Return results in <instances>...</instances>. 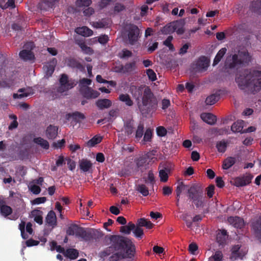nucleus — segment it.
Instances as JSON below:
<instances>
[{
    "mask_svg": "<svg viewBox=\"0 0 261 261\" xmlns=\"http://www.w3.org/2000/svg\"><path fill=\"white\" fill-rule=\"evenodd\" d=\"M109 240L111 245L102 252L103 256H108L115 251L118 252L115 253L114 255L118 258H131L134 256L135 246L128 238L119 235H111Z\"/></svg>",
    "mask_w": 261,
    "mask_h": 261,
    "instance_id": "f257e3e1",
    "label": "nucleus"
},
{
    "mask_svg": "<svg viewBox=\"0 0 261 261\" xmlns=\"http://www.w3.org/2000/svg\"><path fill=\"white\" fill-rule=\"evenodd\" d=\"M236 82L241 89H248L253 93L257 92L261 89V71H254L249 79L240 75L236 78Z\"/></svg>",
    "mask_w": 261,
    "mask_h": 261,
    "instance_id": "f03ea898",
    "label": "nucleus"
},
{
    "mask_svg": "<svg viewBox=\"0 0 261 261\" xmlns=\"http://www.w3.org/2000/svg\"><path fill=\"white\" fill-rule=\"evenodd\" d=\"M158 100L149 87L144 89L142 98V103L138 105V108L142 114H148L156 111Z\"/></svg>",
    "mask_w": 261,
    "mask_h": 261,
    "instance_id": "7ed1b4c3",
    "label": "nucleus"
},
{
    "mask_svg": "<svg viewBox=\"0 0 261 261\" xmlns=\"http://www.w3.org/2000/svg\"><path fill=\"white\" fill-rule=\"evenodd\" d=\"M187 196L197 208L203 207L205 197L204 196L203 190L200 186L192 185L187 189Z\"/></svg>",
    "mask_w": 261,
    "mask_h": 261,
    "instance_id": "20e7f679",
    "label": "nucleus"
},
{
    "mask_svg": "<svg viewBox=\"0 0 261 261\" xmlns=\"http://www.w3.org/2000/svg\"><path fill=\"white\" fill-rule=\"evenodd\" d=\"M251 56L247 50H239L238 54H234L232 56L231 62L228 63L230 69H233L238 66H248L251 61Z\"/></svg>",
    "mask_w": 261,
    "mask_h": 261,
    "instance_id": "39448f33",
    "label": "nucleus"
},
{
    "mask_svg": "<svg viewBox=\"0 0 261 261\" xmlns=\"http://www.w3.org/2000/svg\"><path fill=\"white\" fill-rule=\"evenodd\" d=\"M102 236V233L97 230L92 228L86 230L85 228L81 227L76 237L81 238L85 241H90L99 239Z\"/></svg>",
    "mask_w": 261,
    "mask_h": 261,
    "instance_id": "423d86ee",
    "label": "nucleus"
},
{
    "mask_svg": "<svg viewBox=\"0 0 261 261\" xmlns=\"http://www.w3.org/2000/svg\"><path fill=\"white\" fill-rule=\"evenodd\" d=\"M59 82L60 85L57 91L60 93L67 91L76 85L74 80L72 79H69L68 76L65 73L61 74Z\"/></svg>",
    "mask_w": 261,
    "mask_h": 261,
    "instance_id": "0eeeda50",
    "label": "nucleus"
},
{
    "mask_svg": "<svg viewBox=\"0 0 261 261\" xmlns=\"http://www.w3.org/2000/svg\"><path fill=\"white\" fill-rule=\"evenodd\" d=\"M253 176L249 173H246L241 176L236 177L233 180V185L237 187H244L251 182Z\"/></svg>",
    "mask_w": 261,
    "mask_h": 261,
    "instance_id": "6e6552de",
    "label": "nucleus"
},
{
    "mask_svg": "<svg viewBox=\"0 0 261 261\" xmlns=\"http://www.w3.org/2000/svg\"><path fill=\"white\" fill-rule=\"evenodd\" d=\"M140 33V30L136 25H130L128 30V39L129 43L131 45H134L138 40V36Z\"/></svg>",
    "mask_w": 261,
    "mask_h": 261,
    "instance_id": "1a4fd4ad",
    "label": "nucleus"
},
{
    "mask_svg": "<svg viewBox=\"0 0 261 261\" xmlns=\"http://www.w3.org/2000/svg\"><path fill=\"white\" fill-rule=\"evenodd\" d=\"M80 92L87 99L96 98L100 95L99 92L89 87H81Z\"/></svg>",
    "mask_w": 261,
    "mask_h": 261,
    "instance_id": "9d476101",
    "label": "nucleus"
},
{
    "mask_svg": "<svg viewBox=\"0 0 261 261\" xmlns=\"http://www.w3.org/2000/svg\"><path fill=\"white\" fill-rule=\"evenodd\" d=\"M57 61L56 58H53L49 62L43 66V70L45 72V77L48 78L54 72Z\"/></svg>",
    "mask_w": 261,
    "mask_h": 261,
    "instance_id": "9b49d317",
    "label": "nucleus"
},
{
    "mask_svg": "<svg viewBox=\"0 0 261 261\" xmlns=\"http://www.w3.org/2000/svg\"><path fill=\"white\" fill-rule=\"evenodd\" d=\"M79 167L83 172L92 173L93 164L90 160L83 159L79 161Z\"/></svg>",
    "mask_w": 261,
    "mask_h": 261,
    "instance_id": "f8f14e48",
    "label": "nucleus"
},
{
    "mask_svg": "<svg viewBox=\"0 0 261 261\" xmlns=\"http://www.w3.org/2000/svg\"><path fill=\"white\" fill-rule=\"evenodd\" d=\"M13 210L11 207L7 205L6 202L3 199H0V214L4 217H7L12 214Z\"/></svg>",
    "mask_w": 261,
    "mask_h": 261,
    "instance_id": "ddd939ff",
    "label": "nucleus"
},
{
    "mask_svg": "<svg viewBox=\"0 0 261 261\" xmlns=\"http://www.w3.org/2000/svg\"><path fill=\"white\" fill-rule=\"evenodd\" d=\"M134 122L133 119H127L124 122L122 131L124 132L125 135L130 136L134 133Z\"/></svg>",
    "mask_w": 261,
    "mask_h": 261,
    "instance_id": "4468645a",
    "label": "nucleus"
},
{
    "mask_svg": "<svg viewBox=\"0 0 261 261\" xmlns=\"http://www.w3.org/2000/svg\"><path fill=\"white\" fill-rule=\"evenodd\" d=\"M227 221L230 224L237 228H242L244 226V221L243 219L238 216H230L227 219Z\"/></svg>",
    "mask_w": 261,
    "mask_h": 261,
    "instance_id": "2eb2a0df",
    "label": "nucleus"
},
{
    "mask_svg": "<svg viewBox=\"0 0 261 261\" xmlns=\"http://www.w3.org/2000/svg\"><path fill=\"white\" fill-rule=\"evenodd\" d=\"M59 0H43L39 4V8L41 10L47 11L50 8H53Z\"/></svg>",
    "mask_w": 261,
    "mask_h": 261,
    "instance_id": "dca6fc26",
    "label": "nucleus"
},
{
    "mask_svg": "<svg viewBox=\"0 0 261 261\" xmlns=\"http://www.w3.org/2000/svg\"><path fill=\"white\" fill-rule=\"evenodd\" d=\"M45 222L48 226L54 228L57 226V217L55 213L53 211H49L45 218Z\"/></svg>",
    "mask_w": 261,
    "mask_h": 261,
    "instance_id": "f3484780",
    "label": "nucleus"
},
{
    "mask_svg": "<svg viewBox=\"0 0 261 261\" xmlns=\"http://www.w3.org/2000/svg\"><path fill=\"white\" fill-rule=\"evenodd\" d=\"M201 119L210 125H214L216 121V116L210 113H203L200 115Z\"/></svg>",
    "mask_w": 261,
    "mask_h": 261,
    "instance_id": "a211bd4d",
    "label": "nucleus"
},
{
    "mask_svg": "<svg viewBox=\"0 0 261 261\" xmlns=\"http://www.w3.org/2000/svg\"><path fill=\"white\" fill-rule=\"evenodd\" d=\"M58 127L49 125L46 128L45 134L48 139H54L58 135Z\"/></svg>",
    "mask_w": 261,
    "mask_h": 261,
    "instance_id": "6ab92c4d",
    "label": "nucleus"
},
{
    "mask_svg": "<svg viewBox=\"0 0 261 261\" xmlns=\"http://www.w3.org/2000/svg\"><path fill=\"white\" fill-rule=\"evenodd\" d=\"M95 105L99 110H103L110 108L112 106V102L109 99L103 98L98 99L96 101Z\"/></svg>",
    "mask_w": 261,
    "mask_h": 261,
    "instance_id": "aec40b11",
    "label": "nucleus"
},
{
    "mask_svg": "<svg viewBox=\"0 0 261 261\" xmlns=\"http://www.w3.org/2000/svg\"><path fill=\"white\" fill-rule=\"evenodd\" d=\"M172 22L174 27V32L176 31L178 35H182L184 34L185 32L184 29L185 21L184 20L180 19L179 20L172 21Z\"/></svg>",
    "mask_w": 261,
    "mask_h": 261,
    "instance_id": "412c9836",
    "label": "nucleus"
},
{
    "mask_svg": "<svg viewBox=\"0 0 261 261\" xmlns=\"http://www.w3.org/2000/svg\"><path fill=\"white\" fill-rule=\"evenodd\" d=\"M67 116L69 118H71L72 120L76 123H80L82 120L86 118V117L83 113L78 111L68 113Z\"/></svg>",
    "mask_w": 261,
    "mask_h": 261,
    "instance_id": "4be33fe9",
    "label": "nucleus"
},
{
    "mask_svg": "<svg viewBox=\"0 0 261 261\" xmlns=\"http://www.w3.org/2000/svg\"><path fill=\"white\" fill-rule=\"evenodd\" d=\"M209 60L205 56H202L199 58L197 62V68L199 70H206L209 66Z\"/></svg>",
    "mask_w": 261,
    "mask_h": 261,
    "instance_id": "5701e85b",
    "label": "nucleus"
},
{
    "mask_svg": "<svg viewBox=\"0 0 261 261\" xmlns=\"http://www.w3.org/2000/svg\"><path fill=\"white\" fill-rule=\"evenodd\" d=\"M150 158V153L147 152L144 155L140 156L136 161V165L138 168L145 167L147 165L148 159Z\"/></svg>",
    "mask_w": 261,
    "mask_h": 261,
    "instance_id": "b1692460",
    "label": "nucleus"
},
{
    "mask_svg": "<svg viewBox=\"0 0 261 261\" xmlns=\"http://www.w3.org/2000/svg\"><path fill=\"white\" fill-rule=\"evenodd\" d=\"M20 58L24 61L32 60L35 58L34 55L31 50L23 49L19 53Z\"/></svg>",
    "mask_w": 261,
    "mask_h": 261,
    "instance_id": "393cba45",
    "label": "nucleus"
},
{
    "mask_svg": "<svg viewBox=\"0 0 261 261\" xmlns=\"http://www.w3.org/2000/svg\"><path fill=\"white\" fill-rule=\"evenodd\" d=\"M236 162L234 157L229 156L224 160L222 167L224 170H227L231 167Z\"/></svg>",
    "mask_w": 261,
    "mask_h": 261,
    "instance_id": "a878e982",
    "label": "nucleus"
},
{
    "mask_svg": "<svg viewBox=\"0 0 261 261\" xmlns=\"http://www.w3.org/2000/svg\"><path fill=\"white\" fill-rule=\"evenodd\" d=\"M244 121L243 120H238L234 122L231 126V130L233 133H242L244 127Z\"/></svg>",
    "mask_w": 261,
    "mask_h": 261,
    "instance_id": "bb28decb",
    "label": "nucleus"
},
{
    "mask_svg": "<svg viewBox=\"0 0 261 261\" xmlns=\"http://www.w3.org/2000/svg\"><path fill=\"white\" fill-rule=\"evenodd\" d=\"M137 225L140 227H145L148 229H151L154 226V224L151 221L147 220L145 218L138 219Z\"/></svg>",
    "mask_w": 261,
    "mask_h": 261,
    "instance_id": "cd10ccee",
    "label": "nucleus"
},
{
    "mask_svg": "<svg viewBox=\"0 0 261 261\" xmlns=\"http://www.w3.org/2000/svg\"><path fill=\"white\" fill-rule=\"evenodd\" d=\"M77 34L83 36H90L93 34V31L87 27L77 28L75 30Z\"/></svg>",
    "mask_w": 261,
    "mask_h": 261,
    "instance_id": "c85d7f7f",
    "label": "nucleus"
},
{
    "mask_svg": "<svg viewBox=\"0 0 261 261\" xmlns=\"http://www.w3.org/2000/svg\"><path fill=\"white\" fill-rule=\"evenodd\" d=\"M135 61L132 62L131 63H127L125 64L124 66H121V68L119 71L123 73L130 72L135 69Z\"/></svg>",
    "mask_w": 261,
    "mask_h": 261,
    "instance_id": "c756f323",
    "label": "nucleus"
},
{
    "mask_svg": "<svg viewBox=\"0 0 261 261\" xmlns=\"http://www.w3.org/2000/svg\"><path fill=\"white\" fill-rule=\"evenodd\" d=\"M42 212L35 210L32 212V215L34 217V221L38 224L41 225L43 223Z\"/></svg>",
    "mask_w": 261,
    "mask_h": 261,
    "instance_id": "7c9ffc66",
    "label": "nucleus"
},
{
    "mask_svg": "<svg viewBox=\"0 0 261 261\" xmlns=\"http://www.w3.org/2000/svg\"><path fill=\"white\" fill-rule=\"evenodd\" d=\"M68 66L73 68H76L81 71H83L84 69V67L83 65L77 60L73 58L69 59Z\"/></svg>",
    "mask_w": 261,
    "mask_h": 261,
    "instance_id": "2f4dec72",
    "label": "nucleus"
},
{
    "mask_svg": "<svg viewBox=\"0 0 261 261\" xmlns=\"http://www.w3.org/2000/svg\"><path fill=\"white\" fill-rule=\"evenodd\" d=\"M118 99L125 103L127 106L131 107L133 105L134 102L130 96L127 94H121L119 95Z\"/></svg>",
    "mask_w": 261,
    "mask_h": 261,
    "instance_id": "473e14b6",
    "label": "nucleus"
},
{
    "mask_svg": "<svg viewBox=\"0 0 261 261\" xmlns=\"http://www.w3.org/2000/svg\"><path fill=\"white\" fill-rule=\"evenodd\" d=\"M219 98L220 94L216 93L207 96L205 99V102L206 105H213L218 101Z\"/></svg>",
    "mask_w": 261,
    "mask_h": 261,
    "instance_id": "72a5a7b5",
    "label": "nucleus"
},
{
    "mask_svg": "<svg viewBox=\"0 0 261 261\" xmlns=\"http://www.w3.org/2000/svg\"><path fill=\"white\" fill-rule=\"evenodd\" d=\"M252 228L256 236L261 238V215L256 221L253 223Z\"/></svg>",
    "mask_w": 261,
    "mask_h": 261,
    "instance_id": "f704fd0d",
    "label": "nucleus"
},
{
    "mask_svg": "<svg viewBox=\"0 0 261 261\" xmlns=\"http://www.w3.org/2000/svg\"><path fill=\"white\" fill-rule=\"evenodd\" d=\"M33 142L45 149L49 148V144L48 141L41 137L35 138L33 139Z\"/></svg>",
    "mask_w": 261,
    "mask_h": 261,
    "instance_id": "c9c22d12",
    "label": "nucleus"
},
{
    "mask_svg": "<svg viewBox=\"0 0 261 261\" xmlns=\"http://www.w3.org/2000/svg\"><path fill=\"white\" fill-rule=\"evenodd\" d=\"M135 228V224L132 222H129L127 225L121 226L120 231L124 234H129L130 233L131 231L134 230Z\"/></svg>",
    "mask_w": 261,
    "mask_h": 261,
    "instance_id": "e433bc0d",
    "label": "nucleus"
},
{
    "mask_svg": "<svg viewBox=\"0 0 261 261\" xmlns=\"http://www.w3.org/2000/svg\"><path fill=\"white\" fill-rule=\"evenodd\" d=\"M226 51L227 49L225 47L222 48L219 50L214 60L213 66H215L219 63L223 57L226 54Z\"/></svg>",
    "mask_w": 261,
    "mask_h": 261,
    "instance_id": "4c0bfd02",
    "label": "nucleus"
},
{
    "mask_svg": "<svg viewBox=\"0 0 261 261\" xmlns=\"http://www.w3.org/2000/svg\"><path fill=\"white\" fill-rule=\"evenodd\" d=\"M79 252L76 249L69 248L66 250L65 256L71 259H75L79 256Z\"/></svg>",
    "mask_w": 261,
    "mask_h": 261,
    "instance_id": "58836bf2",
    "label": "nucleus"
},
{
    "mask_svg": "<svg viewBox=\"0 0 261 261\" xmlns=\"http://www.w3.org/2000/svg\"><path fill=\"white\" fill-rule=\"evenodd\" d=\"M102 140V137L96 135L87 142V145L89 147H94L95 145L100 143Z\"/></svg>",
    "mask_w": 261,
    "mask_h": 261,
    "instance_id": "ea45409f",
    "label": "nucleus"
},
{
    "mask_svg": "<svg viewBox=\"0 0 261 261\" xmlns=\"http://www.w3.org/2000/svg\"><path fill=\"white\" fill-rule=\"evenodd\" d=\"M80 226L77 224H71L67 228L66 230V233L68 236H74V234L76 236L77 232L80 229Z\"/></svg>",
    "mask_w": 261,
    "mask_h": 261,
    "instance_id": "a19ab883",
    "label": "nucleus"
},
{
    "mask_svg": "<svg viewBox=\"0 0 261 261\" xmlns=\"http://www.w3.org/2000/svg\"><path fill=\"white\" fill-rule=\"evenodd\" d=\"M173 26L172 25V22H170L167 24L165 26L163 27L161 29V32L163 34L168 35L171 34L174 32Z\"/></svg>",
    "mask_w": 261,
    "mask_h": 261,
    "instance_id": "79ce46f5",
    "label": "nucleus"
},
{
    "mask_svg": "<svg viewBox=\"0 0 261 261\" xmlns=\"http://www.w3.org/2000/svg\"><path fill=\"white\" fill-rule=\"evenodd\" d=\"M223 253L220 250H217L215 253L208 258V261H222Z\"/></svg>",
    "mask_w": 261,
    "mask_h": 261,
    "instance_id": "37998d69",
    "label": "nucleus"
},
{
    "mask_svg": "<svg viewBox=\"0 0 261 261\" xmlns=\"http://www.w3.org/2000/svg\"><path fill=\"white\" fill-rule=\"evenodd\" d=\"M144 181L147 184H150L151 186H153L155 182L154 174L152 171H149L148 176L147 178H144Z\"/></svg>",
    "mask_w": 261,
    "mask_h": 261,
    "instance_id": "c03bdc74",
    "label": "nucleus"
},
{
    "mask_svg": "<svg viewBox=\"0 0 261 261\" xmlns=\"http://www.w3.org/2000/svg\"><path fill=\"white\" fill-rule=\"evenodd\" d=\"M169 171V170L166 168H165L164 169H162L159 171V176L161 181L166 182L168 180V172Z\"/></svg>",
    "mask_w": 261,
    "mask_h": 261,
    "instance_id": "a18cd8bd",
    "label": "nucleus"
},
{
    "mask_svg": "<svg viewBox=\"0 0 261 261\" xmlns=\"http://www.w3.org/2000/svg\"><path fill=\"white\" fill-rule=\"evenodd\" d=\"M144 132V125L143 123H139L135 134V138L139 140L142 137Z\"/></svg>",
    "mask_w": 261,
    "mask_h": 261,
    "instance_id": "49530a36",
    "label": "nucleus"
},
{
    "mask_svg": "<svg viewBox=\"0 0 261 261\" xmlns=\"http://www.w3.org/2000/svg\"><path fill=\"white\" fill-rule=\"evenodd\" d=\"M251 7L254 12L261 13V0H254L251 4Z\"/></svg>",
    "mask_w": 261,
    "mask_h": 261,
    "instance_id": "de8ad7c7",
    "label": "nucleus"
},
{
    "mask_svg": "<svg viewBox=\"0 0 261 261\" xmlns=\"http://www.w3.org/2000/svg\"><path fill=\"white\" fill-rule=\"evenodd\" d=\"M137 190L144 196H147L149 195L148 189L145 185H139L137 187Z\"/></svg>",
    "mask_w": 261,
    "mask_h": 261,
    "instance_id": "09e8293b",
    "label": "nucleus"
},
{
    "mask_svg": "<svg viewBox=\"0 0 261 261\" xmlns=\"http://www.w3.org/2000/svg\"><path fill=\"white\" fill-rule=\"evenodd\" d=\"M189 188L188 185H185L183 182H180L178 184L175 190L176 194L180 195L183 191L185 190H187Z\"/></svg>",
    "mask_w": 261,
    "mask_h": 261,
    "instance_id": "8fccbe9b",
    "label": "nucleus"
},
{
    "mask_svg": "<svg viewBox=\"0 0 261 261\" xmlns=\"http://www.w3.org/2000/svg\"><path fill=\"white\" fill-rule=\"evenodd\" d=\"M216 147L219 152L223 153L226 150L227 144L225 141H221L217 142L216 144Z\"/></svg>",
    "mask_w": 261,
    "mask_h": 261,
    "instance_id": "3c124183",
    "label": "nucleus"
},
{
    "mask_svg": "<svg viewBox=\"0 0 261 261\" xmlns=\"http://www.w3.org/2000/svg\"><path fill=\"white\" fill-rule=\"evenodd\" d=\"M9 118L13 119V121L9 125L8 128L9 130H13L14 128H16L18 126V122L17 121V116L15 115H10L9 116Z\"/></svg>",
    "mask_w": 261,
    "mask_h": 261,
    "instance_id": "603ef678",
    "label": "nucleus"
},
{
    "mask_svg": "<svg viewBox=\"0 0 261 261\" xmlns=\"http://www.w3.org/2000/svg\"><path fill=\"white\" fill-rule=\"evenodd\" d=\"M80 46L82 50L86 54L91 55L93 53V49L88 46L84 42L80 44Z\"/></svg>",
    "mask_w": 261,
    "mask_h": 261,
    "instance_id": "864d4df0",
    "label": "nucleus"
},
{
    "mask_svg": "<svg viewBox=\"0 0 261 261\" xmlns=\"http://www.w3.org/2000/svg\"><path fill=\"white\" fill-rule=\"evenodd\" d=\"M135 236L137 238L141 239L144 234L143 230L141 228L140 226L136 224V227L135 226V229L133 231Z\"/></svg>",
    "mask_w": 261,
    "mask_h": 261,
    "instance_id": "5fc2aeb1",
    "label": "nucleus"
},
{
    "mask_svg": "<svg viewBox=\"0 0 261 261\" xmlns=\"http://www.w3.org/2000/svg\"><path fill=\"white\" fill-rule=\"evenodd\" d=\"M133 55L132 52L127 49H123L121 53H119V57L121 59H126L131 57Z\"/></svg>",
    "mask_w": 261,
    "mask_h": 261,
    "instance_id": "6e6d98bb",
    "label": "nucleus"
},
{
    "mask_svg": "<svg viewBox=\"0 0 261 261\" xmlns=\"http://www.w3.org/2000/svg\"><path fill=\"white\" fill-rule=\"evenodd\" d=\"M24 88H21V89H19L18 91V92H23L22 93H21V94H17V93H14L13 94V97L14 98V99H16V98H23V97H28L29 95V93H24Z\"/></svg>",
    "mask_w": 261,
    "mask_h": 261,
    "instance_id": "4d7b16f0",
    "label": "nucleus"
},
{
    "mask_svg": "<svg viewBox=\"0 0 261 261\" xmlns=\"http://www.w3.org/2000/svg\"><path fill=\"white\" fill-rule=\"evenodd\" d=\"M92 3L91 0H77L76 1V5L78 7H88Z\"/></svg>",
    "mask_w": 261,
    "mask_h": 261,
    "instance_id": "13d9d810",
    "label": "nucleus"
},
{
    "mask_svg": "<svg viewBox=\"0 0 261 261\" xmlns=\"http://www.w3.org/2000/svg\"><path fill=\"white\" fill-rule=\"evenodd\" d=\"M146 74L149 80L151 81H155L156 80V73L151 69H148L146 70Z\"/></svg>",
    "mask_w": 261,
    "mask_h": 261,
    "instance_id": "bf43d9fd",
    "label": "nucleus"
},
{
    "mask_svg": "<svg viewBox=\"0 0 261 261\" xmlns=\"http://www.w3.org/2000/svg\"><path fill=\"white\" fill-rule=\"evenodd\" d=\"M173 39V37L172 36H169L167 39L164 41V44L166 46L168 47L169 48L173 50L174 49V46L171 43V41Z\"/></svg>",
    "mask_w": 261,
    "mask_h": 261,
    "instance_id": "052dcab7",
    "label": "nucleus"
},
{
    "mask_svg": "<svg viewBox=\"0 0 261 261\" xmlns=\"http://www.w3.org/2000/svg\"><path fill=\"white\" fill-rule=\"evenodd\" d=\"M240 248L241 246L240 245H236L232 248V254L236 256V258H239L241 256L240 253L239 252Z\"/></svg>",
    "mask_w": 261,
    "mask_h": 261,
    "instance_id": "680f3d73",
    "label": "nucleus"
},
{
    "mask_svg": "<svg viewBox=\"0 0 261 261\" xmlns=\"http://www.w3.org/2000/svg\"><path fill=\"white\" fill-rule=\"evenodd\" d=\"M167 130L163 126H159L156 128L157 135L160 137H164L167 134Z\"/></svg>",
    "mask_w": 261,
    "mask_h": 261,
    "instance_id": "e2e57ef3",
    "label": "nucleus"
},
{
    "mask_svg": "<svg viewBox=\"0 0 261 261\" xmlns=\"http://www.w3.org/2000/svg\"><path fill=\"white\" fill-rule=\"evenodd\" d=\"M29 189L33 194L35 195L39 194L41 192L40 187L36 185H31L29 187Z\"/></svg>",
    "mask_w": 261,
    "mask_h": 261,
    "instance_id": "0e129e2a",
    "label": "nucleus"
},
{
    "mask_svg": "<svg viewBox=\"0 0 261 261\" xmlns=\"http://www.w3.org/2000/svg\"><path fill=\"white\" fill-rule=\"evenodd\" d=\"M125 9V6L121 3H117L115 4L114 11L115 12L119 13Z\"/></svg>",
    "mask_w": 261,
    "mask_h": 261,
    "instance_id": "69168bd1",
    "label": "nucleus"
},
{
    "mask_svg": "<svg viewBox=\"0 0 261 261\" xmlns=\"http://www.w3.org/2000/svg\"><path fill=\"white\" fill-rule=\"evenodd\" d=\"M152 137V132L150 129L148 128L147 129L146 132H145L144 137H143V140L145 142H148L149 141Z\"/></svg>",
    "mask_w": 261,
    "mask_h": 261,
    "instance_id": "338daca9",
    "label": "nucleus"
},
{
    "mask_svg": "<svg viewBox=\"0 0 261 261\" xmlns=\"http://www.w3.org/2000/svg\"><path fill=\"white\" fill-rule=\"evenodd\" d=\"M198 247L196 243H191L189 246V251L192 254H196L195 252L198 250Z\"/></svg>",
    "mask_w": 261,
    "mask_h": 261,
    "instance_id": "774afa93",
    "label": "nucleus"
}]
</instances>
